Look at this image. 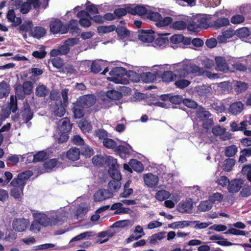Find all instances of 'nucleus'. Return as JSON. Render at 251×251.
<instances>
[{"label":"nucleus","mask_w":251,"mask_h":251,"mask_svg":"<svg viewBox=\"0 0 251 251\" xmlns=\"http://www.w3.org/2000/svg\"><path fill=\"white\" fill-rule=\"evenodd\" d=\"M216 70L224 73H227L229 71L228 66L229 63H227L225 58L223 56H216L215 58Z\"/></svg>","instance_id":"nucleus-13"},{"label":"nucleus","mask_w":251,"mask_h":251,"mask_svg":"<svg viewBox=\"0 0 251 251\" xmlns=\"http://www.w3.org/2000/svg\"><path fill=\"white\" fill-rule=\"evenodd\" d=\"M126 73V70L123 67L113 68L109 73L110 76L108 77V80L117 84H126L128 81L126 78H123Z\"/></svg>","instance_id":"nucleus-3"},{"label":"nucleus","mask_w":251,"mask_h":251,"mask_svg":"<svg viewBox=\"0 0 251 251\" xmlns=\"http://www.w3.org/2000/svg\"><path fill=\"white\" fill-rule=\"evenodd\" d=\"M197 116L201 120L204 121L210 117L212 115L208 111L202 108L197 112Z\"/></svg>","instance_id":"nucleus-57"},{"label":"nucleus","mask_w":251,"mask_h":251,"mask_svg":"<svg viewBox=\"0 0 251 251\" xmlns=\"http://www.w3.org/2000/svg\"><path fill=\"white\" fill-rule=\"evenodd\" d=\"M121 180L113 179L110 181L108 184V188L111 191H117L121 186Z\"/></svg>","instance_id":"nucleus-52"},{"label":"nucleus","mask_w":251,"mask_h":251,"mask_svg":"<svg viewBox=\"0 0 251 251\" xmlns=\"http://www.w3.org/2000/svg\"><path fill=\"white\" fill-rule=\"evenodd\" d=\"M195 222L191 221H181L174 222L168 225V227L172 229L183 228L194 224Z\"/></svg>","instance_id":"nucleus-24"},{"label":"nucleus","mask_w":251,"mask_h":251,"mask_svg":"<svg viewBox=\"0 0 251 251\" xmlns=\"http://www.w3.org/2000/svg\"><path fill=\"white\" fill-rule=\"evenodd\" d=\"M79 150L82 155L86 158H90L94 154V151L92 148L85 144L80 147Z\"/></svg>","instance_id":"nucleus-37"},{"label":"nucleus","mask_w":251,"mask_h":251,"mask_svg":"<svg viewBox=\"0 0 251 251\" xmlns=\"http://www.w3.org/2000/svg\"><path fill=\"white\" fill-rule=\"evenodd\" d=\"M106 162L109 167V169L119 168L120 165L117 163V160L111 156H108L106 159Z\"/></svg>","instance_id":"nucleus-53"},{"label":"nucleus","mask_w":251,"mask_h":251,"mask_svg":"<svg viewBox=\"0 0 251 251\" xmlns=\"http://www.w3.org/2000/svg\"><path fill=\"white\" fill-rule=\"evenodd\" d=\"M229 25V20L228 18L223 17L218 18L212 23V26L216 29Z\"/></svg>","instance_id":"nucleus-32"},{"label":"nucleus","mask_w":251,"mask_h":251,"mask_svg":"<svg viewBox=\"0 0 251 251\" xmlns=\"http://www.w3.org/2000/svg\"><path fill=\"white\" fill-rule=\"evenodd\" d=\"M80 154V150L77 148L74 147L70 149L67 151L66 156L69 160L75 161L79 159Z\"/></svg>","instance_id":"nucleus-23"},{"label":"nucleus","mask_w":251,"mask_h":251,"mask_svg":"<svg viewBox=\"0 0 251 251\" xmlns=\"http://www.w3.org/2000/svg\"><path fill=\"white\" fill-rule=\"evenodd\" d=\"M116 31L121 38H125L130 36V32L126 27L124 26H118L115 28Z\"/></svg>","instance_id":"nucleus-49"},{"label":"nucleus","mask_w":251,"mask_h":251,"mask_svg":"<svg viewBox=\"0 0 251 251\" xmlns=\"http://www.w3.org/2000/svg\"><path fill=\"white\" fill-rule=\"evenodd\" d=\"M207 19L203 15L198 14L193 16L187 24V29L191 31H198L202 28H207Z\"/></svg>","instance_id":"nucleus-2"},{"label":"nucleus","mask_w":251,"mask_h":251,"mask_svg":"<svg viewBox=\"0 0 251 251\" xmlns=\"http://www.w3.org/2000/svg\"><path fill=\"white\" fill-rule=\"evenodd\" d=\"M95 235V233L93 231H85L73 238L72 240L70 241V242L84 239L86 238L93 236Z\"/></svg>","instance_id":"nucleus-43"},{"label":"nucleus","mask_w":251,"mask_h":251,"mask_svg":"<svg viewBox=\"0 0 251 251\" xmlns=\"http://www.w3.org/2000/svg\"><path fill=\"white\" fill-rule=\"evenodd\" d=\"M30 175L27 174V172H24L18 175L17 177L14 178L10 183L12 186H21L24 188L25 184V180H27Z\"/></svg>","instance_id":"nucleus-11"},{"label":"nucleus","mask_w":251,"mask_h":251,"mask_svg":"<svg viewBox=\"0 0 251 251\" xmlns=\"http://www.w3.org/2000/svg\"><path fill=\"white\" fill-rule=\"evenodd\" d=\"M113 194L109 189H100L94 194V201L95 202L101 201L113 197Z\"/></svg>","instance_id":"nucleus-8"},{"label":"nucleus","mask_w":251,"mask_h":251,"mask_svg":"<svg viewBox=\"0 0 251 251\" xmlns=\"http://www.w3.org/2000/svg\"><path fill=\"white\" fill-rule=\"evenodd\" d=\"M33 26V23L31 21H25L24 23L19 26L18 30L20 32H24L25 33V35H24V37H26V33L29 32V33L30 34L31 30H32Z\"/></svg>","instance_id":"nucleus-26"},{"label":"nucleus","mask_w":251,"mask_h":251,"mask_svg":"<svg viewBox=\"0 0 251 251\" xmlns=\"http://www.w3.org/2000/svg\"><path fill=\"white\" fill-rule=\"evenodd\" d=\"M30 225L28 219L25 218H15L12 223V227L17 232H21L25 231Z\"/></svg>","instance_id":"nucleus-7"},{"label":"nucleus","mask_w":251,"mask_h":251,"mask_svg":"<svg viewBox=\"0 0 251 251\" xmlns=\"http://www.w3.org/2000/svg\"><path fill=\"white\" fill-rule=\"evenodd\" d=\"M197 92L201 97H204L210 92V87L205 85L199 86L197 88Z\"/></svg>","instance_id":"nucleus-54"},{"label":"nucleus","mask_w":251,"mask_h":251,"mask_svg":"<svg viewBox=\"0 0 251 251\" xmlns=\"http://www.w3.org/2000/svg\"><path fill=\"white\" fill-rule=\"evenodd\" d=\"M47 156V153L44 151H40L36 153L33 156V162H38L43 161L45 159Z\"/></svg>","instance_id":"nucleus-61"},{"label":"nucleus","mask_w":251,"mask_h":251,"mask_svg":"<svg viewBox=\"0 0 251 251\" xmlns=\"http://www.w3.org/2000/svg\"><path fill=\"white\" fill-rule=\"evenodd\" d=\"M64 221L61 218H60L59 217H49L48 219V226H54L58 224H61Z\"/></svg>","instance_id":"nucleus-62"},{"label":"nucleus","mask_w":251,"mask_h":251,"mask_svg":"<svg viewBox=\"0 0 251 251\" xmlns=\"http://www.w3.org/2000/svg\"><path fill=\"white\" fill-rule=\"evenodd\" d=\"M72 126L70 119L67 117L63 118L58 122V131L69 133L71 130Z\"/></svg>","instance_id":"nucleus-17"},{"label":"nucleus","mask_w":251,"mask_h":251,"mask_svg":"<svg viewBox=\"0 0 251 251\" xmlns=\"http://www.w3.org/2000/svg\"><path fill=\"white\" fill-rule=\"evenodd\" d=\"M34 113L31 110L29 104L27 101L23 103V106L19 114L16 118L18 121L22 119L23 123L27 124L33 117Z\"/></svg>","instance_id":"nucleus-5"},{"label":"nucleus","mask_w":251,"mask_h":251,"mask_svg":"<svg viewBox=\"0 0 251 251\" xmlns=\"http://www.w3.org/2000/svg\"><path fill=\"white\" fill-rule=\"evenodd\" d=\"M176 78V74H175L172 71H167L163 73L162 75V78L163 81L170 82L173 81Z\"/></svg>","instance_id":"nucleus-39"},{"label":"nucleus","mask_w":251,"mask_h":251,"mask_svg":"<svg viewBox=\"0 0 251 251\" xmlns=\"http://www.w3.org/2000/svg\"><path fill=\"white\" fill-rule=\"evenodd\" d=\"M128 164L134 171L140 173L144 170V167L143 164L137 159H130Z\"/></svg>","instance_id":"nucleus-30"},{"label":"nucleus","mask_w":251,"mask_h":251,"mask_svg":"<svg viewBox=\"0 0 251 251\" xmlns=\"http://www.w3.org/2000/svg\"><path fill=\"white\" fill-rule=\"evenodd\" d=\"M193 208L192 199L187 198L185 201L180 202L177 206V210L182 213H191Z\"/></svg>","instance_id":"nucleus-9"},{"label":"nucleus","mask_w":251,"mask_h":251,"mask_svg":"<svg viewBox=\"0 0 251 251\" xmlns=\"http://www.w3.org/2000/svg\"><path fill=\"white\" fill-rule=\"evenodd\" d=\"M202 69L195 64L182 63L176 70V76L179 78H185L189 74L200 75L202 73Z\"/></svg>","instance_id":"nucleus-1"},{"label":"nucleus","mask_w":251,"mask_h":251,"mask_svg":"<svg viewBox=\"0 0 251 251\" xmlns=\"http://www.w3.org/2000/svg\"><path fill=\"white\" fill-rule=\"evenodd\" d=\"M229 64L231 65V69H233V71H246L247 70L246 65L240 62L239 60H230L229 62Z\"/></svg>","instance_id":"nucleus-31"},{"label":"nucleus","mask_w":251,"mask_h":251,"mask_svg":"<svg viewBox=\"0 0 251 251\" xmlns=\"http://www.w3.org/2000/svg\"><path fill=\"white\" fill-rule=\"evenodd\" d=\"M85 108L77 100L75 102L73 103L72 110L74 118L80 119L82 118L85 114Z\"/></svg>","instance_id":"nucleus-14"},{"label":"nucleus","mask_w":251,"mask_h":251,"mask_svg":"<svg viewBox=\"0 0 251 251\" xmlns=\"http://www.w3.org/2000/svg\"><path fill=\"white\" fill-rule=\"evenodd\" d=\"M106 95L109 99L115 100H120L123 97V95L120 92L115 90L108 91L106 92Z\"/></svg>","instance_id":"nucleus-40"},{"label":"nucleus","mask_w":251,"mask_h":251,"mask_svg":"<svg viewBox=\"0 0 251 251\" xmlns=\"http://www.w3.org/2000/svg\"><path fill=\"white\" fill-rule=\"evenodd\" d=\"M49 92L50 90L44 84L38 85L35 89V95L40 98L46 97Z\"/></svg>","instance_id":"nucleus-28"},{"label":"nucleus","mask_w":251,"mask_h":251,"mask_svg":"<svg viewBox=\"0 0 251 251\" xmlns=\"http://www.w3.org/2000/svg\"><path fill=\"white\" fill-rule=\"evenodd\" d=\"M244 105L241 101H236L231 104L229 107V112L233 115L240 114L244 109Z\"/></svg>","instance_id":"nucleus-21"},{"label":"nucleus","mask_w":251,"mask_h":251,"mask_svg":"<svg viewBox=\"0 0 251 251\" xmlns=\"http://www.w3.org/2000/svg\"><path fill=\"white\" fill-rule=\"evenodd\" d=\"M143 179L145 184L150 188L155 186L159 181L158 176L152 173H148L144 175Z\"/></svg>","instance_id":"nucleus-15"},{"label":"nucleus","mask_w":251,"mask_h":251,"mask_svg":"<svg viewBox=\"0 0 251 251\" xmlns=\"http://www.w3.org/2000/svg\"><path fill=\"white\" fill-rule=\"evenodd\" d=\"M58 163V159L53 158L46 161L43 164L44 169L47 170H51L57 165Z\"/></svg>","instance_id":"nucleus-41"},{"label":"nucleus","mask_w":251,"mask_h":251,"mask_svg":"<svg viewBox=\"0 0 251 251\" xmlns=\"http://www.w3.org/2000/svg\"><path fill=\"white\" fill-rule=\"evenodd\" d=\"M171 196L170 193L166 190H161L158 191L155 194V198L160 201L168 199Z\"/></svg>","instance_id":"nucleus-47"},{"label":"nucleus","mask_w":251,"mask_h":251,"mask_svg":"<svg viewBox=\"0 0 251 251\" xmlns=\"http://www.w3.org/2000/svg\"><path fill=\"white\" fill-rule=\"evenodd\" d=\"M33 217L36 220L41 226L47 227L48 226L47 215L44 213L34 212L32 213Z\"/></svg>","instance_id":"nucleus-22"},{"label":"nucleus","mask_w":251,"mask_h":251,"mask_svg":"<svg viewBox=\"0 0 251 251\" xmlns=\"http://www.w3.org/2000/svg\"><path fill=\"white\" fill-rule=\"evenodd\" d=\"M241 172L243 175L246 176L247 179L251 182V164L244 165Z\"/></svg>","instance_id":"nucleus-56"},{"label":"nucleus","mask_w":251,"mask_h":251,"mask_svg":"<svg viewBox=\"0 0 251 251\" xmlns=\"http://www.w3.org/2000/svg\"><path fill=\"white\" fill-rule=\"evenodd\" d=\"M130 14L132 15H140L143 16L147 15L148 10L145 7L142 5H137L134 6V5L130 4V9H128Z\"/></svg>","instance_id":"nucleus-19"},{"label":"nucleus","mask_w":251,"mask_h":251,"mask_svg":"<svg viewBox=\"0 0 251 251\" xmlns=\"http://www.w3.org/2000/svg\"><path fill=\"white\" fill-rule=\"evenodd\" d=\"M46 33L44 28L41 26H35L31 30L30 35L34 38L39 39L43 37Z\"/></svg>","instance_id":"nucleus-29"},{"label":"nucleus","mask_w":251,"mask_h":251,"mask_svg":"<svg viewBox=\"0 0 251 251\" xmlns=\"http://www.w3.org/2000/svg\"><path fill=\"white\" fill-rule=\"evenodd\" d=\"M41 226V225L34 219L30 226L29 229L33 233H37L40 231Z\"/></svg>","instance_id":"nucleus-64"},{"label":"nucleus","mask_w":251,"mask_h":251,"mask_svg":"<svg viewBox=\"0 0 251 251\" xmlns=\"http://www.w3.org/2000/svg\"><path fill=\"white\" fill-rule=\"evenodd\" d=\"M251 35V31L247 27H243L236 30V35L242 40L248 39Z\"/></svg>","instance_id":"nucleus-25"},{"label":"nucleus","mask_w":251,"mask_h":251,"mask_svg":"<svg viewBox=\"0 0 251 251\" xmlns=\"http://www.w3.org/2000/svg\"><path fill=\"white\" fill-rule=\"evenodd\" d=\"M103 146L109 149L114 150L115 151V149L117 147L116 142L113 139L106 138L104 139V140L102 142Z\"/></svg>","instance_id":"nucleus-55"},{"label":"nucleus","mask_w":251,"mask_h":251,"mask_svg":"<svg viewBox=\"0 0 251 251\" xmlns=\"http://www.w3.org/2000/svg\"><path fill=\"white\" fill-rule=\"evenodd\" d=\"M68 30L70 29V32L72 35H75L80 32V28L78 27V21L77 20H71L69 24L67 25Z\"/></svg>","instance_id":"nucleus-33"},{"label":"nucleus","mask_w":251,"mask_h":251,"mask_svg":"<svg viewBox=\"0 0 251 251\" xmlns=\"http://www.w3.org/2000/svg\"><path fill=\"white\" fill-rule=\"evenodd\" d=\"M119 168H115L108 170V173L113 179L121 180L122 175Z\"/></svg>","instance_id":"nucleus-51"},{"label":"nucleus","mask_w":251,"mask_h":251,"mask_svg":"<svg viewBox=\"0 0 251 251\" xmlns=\"http://www.w3.org/2000/svg\"><path fill=\"white\" fill-rule=\"evenodd\" d=\"M138 38L146 43H151L155 39V32L152 29H141Z\"/></svg>","instance_id":"nucleus-10"},{"label":"nucleus","mask_w":251,"mask_h":251,"mask_svg":"<svg viewBox=\"0 0 251 251\" xmlns=\"http://www.w3.org/2000/svg\"><path fill=\"white\" fill-rule=\"evenodd\" d=\"M147 18L156 23L161 19V15L158 12L149 10L147 14Z\"/></svg>","instance_id":"nucleus-50"},{"label":"nucleus","mask_w":251,"mask_h":251,"mask_svg":"<svg viewBox=\"0 0 251 251\" xmlns=\"http://www.w3.org/2000/svg\"><path fill=\"white\" fill-rule=\"evenodd\" d=\"M234 35H236V31H234L231 28L226 30H224L222 35H219L217 37V40L220 43H226L227 40L232 37Z\"/></svg>","instance_id":"nucleus-18"},{"label":"nucleus","mask_w":251,"mask_h":251,"mask_svg":"<svg viewBox=\"0 0 251 251\" xmlns=\"http://www.w3.org/2000/svg\"><path fill=\"white\" fill-rule=\"evenodd\" d=\"M14 187V188L11 190V196L16 199H18L20 198L21 193H23L24 188L19 185Z\"/></svg>","instance_id":"nucleus-58"},{"label":"nucleus","mask_w":251,"mask_h":251,"mask_svg":"<svg viewBox=\"0 0 251 251\" xmlns=\"http://www.w3.org/2000/svg\"><path fill=\"white\" fill-rule=\"evenodd\" d=\"M213 204L208 199V200L201 201L198 205V209L200 212H205L210 210Z\"/></svg>","instance_id":"nucleus-35"},{"label":"nucleus","mask_w":251,"mask_h":251,"mask_svg":"<svg viewBox=\"0 0 251 251\" xmlns=\"http://www.w3.org/2000/svg\"><path fill=\"white\" fill-rule=\"evenodd\" d=\"M249 85L247 83L241 81H238L236 82V85L235 86L234 90L237 93H241L246 91Z\"/></svg>","instance_id":"nucleus-45"},{"label":"nucleus","mask_w":251,"mask_h":251,"mask_svg":"<svg viewBox=\"0 0 251 251\" xmlns=\"http://www.w3.org/2000/svg\"><path fill=\"white\" fill-rule=\"evenodd\" d=\"M10 92V87L5 82L0 83V99L7 97Z\"/></svg>","instance_id":"nucleus-36"},{"label":"nucleus","mask_w":251,"mask_h":251,"mask_svg":"<svg viewBox=\"0 0 251 251\" xmlns=\"http://www.w3.org/2000/svg\"><path fill=\"white\" fill-rule=\"evenodd\" d=\"M124 8H116L114 10V14L118 19H120L122 17L125 16L127 13L130 14L129 11L130 9V4L123 5Z\"/></svg>","instance_id":"nucleus-27"},{"label":"nucleus","mask_w":251,"mask_h":251,"mask_svg":"<svg viewBox=\"0 0 251 251\" xmlns=\"http://www.w3.org/2000/svg\"><path fill=\"white\" fill-rule=\"evenodd\" d=\"M243 182L241 179L232 180L228 185V190L230 193L238 192L242 188Z\"/></svg>","instance_id":"nucleus-20"},{"label":"nucleus","mask_w":251,"mask_h":251,"mask_svg":"<svg viewBox=\"0 0 251 251\" xmlns=\"http://www.w3.org/2000/svg\"><path fill=\"white\" fill-rule=\"evenodd\" d=\"M8 107L10 111L13 113H15L18 110V103L17 100V96L12 95L10 96V102Z\"/></svg>","instance_id":"nucleus-48"},{"label":"nucleus","mask_w":251,"mask_h":251,"mask_svg":"<svg viewBox=\"0 0 251 251\" xmlns=\"http://www.w3.org/2000/svg\"><path fill=\"white\" fill-rule=\"evenodd\" d=\"M237 152V148L235 145L227 147L225 150V155L230 157L235 155Z\"/></svg>","instance_id":"nucleus-59"},{"label":"nucleus","mask_w":251,"mask_h":251,"mask_svg":"<svg viewBox=\"0 0 251 251\" xmlns=\"http://www.w3.org/2000/svg\"><path fill=\"white\" fill-rule=\"evenodd\" d=\"M114 151L121 157H125L126 155L130 154L129 149L127 147L122 145L117 146Z\"/></svg>","instance_id":"nucleus-34"},{"label":"nucleus","mask_w":251,"mask_h":251,"mask_svg":"<svg viewBox=\"0 0 251 251\" xmlns=\"http://www.w3.org/2000/svg\"><path fill=\"white\" fill-rule=\"evenodd\" d=\"M77 101L85 108H87L94 105L96 101V98L92 94L85 95L80 97Z\"/></svg>","instance_id":"nucleus-12"},{"label":"nucleus","mask_w":251,"mask_h":251,"mask_svg":"<svg viewBox=\"0 0 251 251\" xmlns=\"http://www.w3.org/2000/svg\"><path fill=\"white\" fill-rule=\"evenodd\" d=\"M33 84L30 81H25L23 84H17L15 86V94L19 99H24L26 95L32 92Z\"/></svg>","instance_id":"nucleus-4"},{"label":"nucleus","mask_w":251,"mask_h":251,"mask_svg":"<svg viewBox=\"0 0 251 251\" xmlns=\"http://www.w3.org/2000/svg\"><path fill=\"white\" fill-rule=\"evenodd\" d=\"M116 28L115 25L100 26L98 27V31L99 33H107L114 31Z\"/></svg>","instance_id":"nucleus-63"},{"label":"nucleus","mask_w":251,"mask_h":251,"mask_svg":"<svg viewBox=\"0 0 251 251\" xmlns=\"http://www.w3.org/2000/svg\"><path fill=\"white\" fill-rule=\"evenodd\" d=\"M54 136L56 141L59 144L66 142L69 139L68 132L58 131V133Z\"/></svg>","instance_id":"nucleus-38"},{"label":"nucleus","mask_w":251,"mask_h":251,"mask_svg":"<svg viewBox=\"0 0 251 251\" xmlns=\"http://www.w3.org/2000/svg\"><path fill=\"white\" fill-rule=\"evenodd\" d=\"M40 49L42 50H35L32 52V55L35 58L43 59L46 57L47 53L45 50V47L42 46Z\"/></svg>","instance_id":"nucleus-60"},{"label":"nucleus","mask_w":251,"mask_h":251,"mask_svg":"<svg viewBox=\"0 0 251 251\" xmlns=\"http://www.w3.org/2000/svg\"><path fill=\"white\" fill-rule=\"evenodd\" d=\"M67 106H65L64 103H62L61 100H59L58 101H55L54 105L52 107V112L55 116L61 117L63 116L66 112V107Z\"/></svg>","instance_id":"nucleus-16"},{"label":"nucleus","mask_w":251,"mask_h":251,"mask_svg":"<svg viewBox=\"0 0 251 251\" xmlns=\"http://www.w3.org/2000/svg\"><path fill=\"white\" fill-rule=\"evenodd\" d=\"M170 27L175 30H181L187 28V24L183 21H178L172 22Z\"/></svg>","instance_id":"nucleus-46"},{"label":"nucleus","mask_w":251,"mask_h":251,"mask_svg":"<svg viewBox=\"0 0 251 251\" xmlns=\"http://www.w3.org/2000/svg\"><path fill=\"white\" fill-rule=\"evenodd\" d=\"M50 31L53 34H65L68 31L67 25H63L62 21L55 19L50 22Z\"/></svg>","instance_id":"nucleus-6"},{"label":"nucleus","mask_w":251,"mask_h":251,"mask_svg":"<svg viewBox=\"0 0 251 251\" xmlns=\"http://www.w3.org/2000/svg\"><path fill=\"white\" fill-rule=\"evenodd\" d=\"M173 22V18L171 17H166L164 18H161L158 21L157 23H155L156 26L159 27H165L171 24Z\"/></svg>","instance_id":"nucleus-42"},{"label":"nucleus","mask_w":251,"mask_h":251,"mask_svg":"<svg viewBox=\"0 0 251 251\" xmlns=\"http://www.w3.org/2000/svg\"><path fill=\"white\" fill-rule=\"evenodd\" d=\"M165 232H160L152 234L149 238L150 244H155L157 241L161 240L165 237Z\"/></svg>","instance_id":"nucleus-44"}]
</instances>
